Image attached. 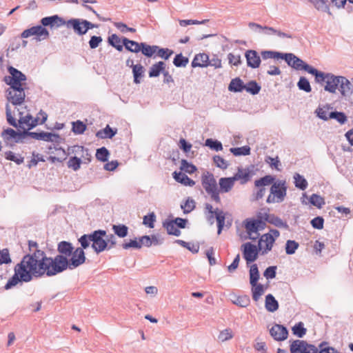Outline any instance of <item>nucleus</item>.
I'll return each mask as SVG.
<instances>
[{"label":"nucleus","instance_id":"1","mask_svg":"<svg viewBox=\"0 0 353 353\" xmlns=\"http://www.w3.org/2000/svg\"><path fill=\"white\" fill-rule=\"evenodd\" d=\"M40 253L37 250L34 253L25 255L20 263L14 267V275L8 281L5 289L8 290L19 282H30L34 278H41L46 275V264L42 262Z\"/></svg>","mask_w":353,"mask_h":353},{"label":"nucleus","instance_id":"2","mask_svg":"<svg viewBox=\"0 0 353 353\" xmlns=\"http://www.w3.org/2000/svg\"><path fill=\"white\" fill-rule=\"evenodd\" d=\"M83 248H78L71 254V258L68 260L63 255H57L54 259L48 257L42 250H38L44 267L46 276H54L66 270L68 267L70 269L77 268L85 261V252Z\"/></svg>","mask_w":353,"mask_h":353},{"label":"nucleus","instance_id":"3","mask_svg":"<svg viewBox=\"0 0 353 353\" xmlns=\"http://www.w3.org/2000/svg\"><path fill=\"white\" fill-rule=\"evenodd\" d=\"M26 88V87L10 86L6 91V118L8 123L12 126L17 125L16 111L26 107L25 105Z\"/></svg>","mask_w":353,"mask_h":353},{"label":"nucleus","instance_id":"4","mask_svg":"<svg viewBox=\"0 0 353 353\" xmlns=\"http://www.w3.org/2000/svg\"><path fill=\"white\" fill-rule=\"evenodd\" d=\"M106 232L105 230H96L90 234H83L79 239L83 248L86 249L92 242V248L98 254L104 251L108 247L105 237Z\"/></svg>","mask_w":353,"mask_h":353},{"label":"nucleus","instance_id":"5","mask_svg":"<svg viewBox=\"0 0 353 353\" xmlns=\"http://www.w3.org/2000/svg\"><path fill=\"white\" fill-rule=\"evenodd\" d=\"M201 181L203 188L206 193L210 195L212 200L217 203H220L221 198L219 196V190L213 174L208 171L203 172Z\"/></svg>","mask_w":353,"mask_h":353},{"label":"nucleus","instance_id":"6","mask_svg":"<svg viewBox=\"0 0 353 353\" xmlns=\"http://www.w3.org/2000/svg\"><path fill=\"white\" fill-rule=\"evenodd\" d=\"M17 126L24 132L28 131L39 125V117L33 118L29 113L27 106L21 110L16 111Z\"/></svg>","mask_w":353,"mask_h":353},{"label":"nucleus","instance_id":"7","mask_svg":"<svg viewBox=\"0 0 353 353\" xmlns=\"http://www.w3.org/2000/svg\"><path fill=\"white\" fill-rule=\"evenodd\" d=\"M287 185L285 181H277L272 183L267 198L268 203H281L286 196Z\"/></svg>","mask_w":353,"mask_h":353},{"label":"nucleus","instance_id":"8","mask_svg":"<svg viewBox=\"0 0 353 353\" xmlns=\"http://www.w3.org/2000/svg\"><path fill=\"white\" fill-rule=\"evenodd\" d=\"M290 353H317L318 347L304 340H293L290 341Z\"/></svg>","mask_w":353,"mask_h":353},{"label":"nucleus","instance_id":"9","mask_svg":"<svg viewBox=\"0 0 353 353\" xmlns=\"http://www.w3.org/2000/svg\"><path fill=\"white\" fill-rule=\"evenodd\" d=\"M10 76L4 77V81L10 86L26 87V76L17 69L10 67L8 68Z\"/></svg>","mask_w":353,"mask_h":353},{"label":"nucleus","instance_id":"10","mask_svg":"<svg viewBox=\"0 0 353 353\" xmlns=\"http://www.w3.org/2000/svg\"><path fill=\"white\" fill-rule=\"evenodd\" d=\"M205 210L208 215V220L212 221L214 216L216 217L218 225V234H220L225 223V214L223 212L218 208L214 210L212 205L209 203L205 205Z\"/></svg>","mask_w":353,"mask_h":353},{"label":"nucleus","instance_id":"11","mask_svg":"<svg viewBox=\"0 0 353 353\" xmlns=\"http://www.w3.org/2000/svg\"><path fill=\"white\" fill-rule=\"evenodd\" d=\"M265 223L256 219H248L245 221V228L252 239H256L258 236V232L263 230Z\"/></svg>","mask_w":353,"mask_h":353},{"label":"nucleus","instance_id":"12","mask_svg":"<svg viewBox=\"0 0 353 353\" xmlns=\"http://www.w3.org/2000/svg\"><path fill=\"white\" fill-rule=\"evenodd\" d=\"M21 36L22 38H28L34 36L37 41H41L49 37V32L42 26H36L23 31Z\"/></svg>","mask_w":353,"mask_h":353},{"label":"nucleus","instance_id":"13","mask_svg":"<svg viewBox=\"0 0 353 353\" xmlns=\"http://www.w3.org/2000/svg\"><path fill=\"white\" fill-rule=\"evenodd\" d=\"M69 152L83 164H88L91 161L92 156L89 150L83 146L74 145L69 149Z\"/></svg>","mask_w":353,"mask_h":353},{"label":"nucleus","instance_id":"14","mask_svg":"<svg viewBox=\"0 0 353 353\" xmlns=\"http://www.w3.org/2000/svg\"><path fill=\"white\" fill-rule=\"evenodd\" d=\"M241 250L243 256L247 263H250L256 260L259 254V249L255 245L251 243H245L242 245Z\"/></svg>","mask_w":353,"mask_h":353},{"label":"nucleus","instance_id":"15","mask_svg":"<svg viewBox=\"0 0 353 353\" xmlns=\"http://www.w3.org/2000/svg\"><path fill=\"white\" fill-rule=\"evenodd\" d=\"M274 243V238L272 234H264L259 241V250L262 254H267L270 252Z\"/></svg>","mask_w":353,"mask_h":353},{"label":"nucleus","instance_id":"16","mask_svg":"<svg viewBox=\"0 0 353 353\" xmlns=\"http://www.w3.org/2000/svg\"><path fill=\"white\" fill-rule=\"evenodd\" d=\"M285 61L288 63V64L296 69V70H304L305 71L307 72L308 69L306 68V66H310L308 64L305 63L303 61H302L301 59L297 57L293 54L289 53V54H285L284 59Z\"/></svg>","mask_w":353,"mask_h":353},{"label":"nucleus","instance_id":"17","mask_svg":"<svg viewBox=\"0 0 353 353\" xmlns=\"http://www.w3.org/2000/svg\"><path fill=\"white\" fill-rule=\"evenodd\" d=\"M270 334L274 340L278 341H283L288 336L287 328L279 324L274 325L270 330Z\"/></svg>","mask_w":353,"mask_h":353},{"label":"nucleus","instance_id":"18","mask_svg":"<svg viewBox=\"0 0 353 353\" xmlns=\"http://www.w3.org/2000/svg\"><path fill=\"white\" fill-rule=\"evenodd\" d=\"M68 28H72L77 34L83 35L88 31V27L83 23V20L79 19H72L67 21H65V25Z\"/></svg>","mask_w":353,"mask_h":353},{"label":"nucleus","instance_id":"19","mask_svg":"<svg viewBox=\"0 0 353 353\" xmlns=\"http://www.w3.org/2000/svg\"><path fill=\"white\" fill-rule=\"evenodd\" d=\"M245 57L247 60V64L252 68H258L261 64V58L257 52L253 50H247Z\"/></svg>","mask_w":353,"mask_h":353},{"label":"nucleus","instance_id":"20","mask_svg":"<svg viewBox=\"0 0 353 353\" xmlns=\"http://www.w3.org/2000/svg\"><path fill=\"white\" fill-rule=\"evenodd\" d=\"M41 23L43 27H53L54 26L59 27L65 25V21L58 15L44 17L41 19Z\"/></svg>","mask_w":353,"mask_h":353},{"label":"nucleus","instance_id":"21","mask_svg":"<svg viewBox=\"0 0 353 353\" xmlns=\"http://www.w3.org/2000/svg\"><path fill=\"white\" fill-rule=\"evenodd\" d=\"M341 77V76L336 77L330 74V75L327 76V81H325L326 85L325 86V90L331 93H334L340 83Z\"/></svg>","mask_w":353,"mask_h":353},{"label":"nucleus","instance_id":"22","mask_svg":"<svg viewBox=\"0 0 353 353\" xmlns=\"http://www.w3.org/2000/svg\"><path fill=\"white\" fill-rule=\"evenodd\" d=\"M250 170L248 168H239L232 177L235 181H240L241 184H245L250 179Z\"/></svg>","mask_w":353,"mask_h":353},{"label":"nucleus","instance_id":"23","mask_svg":"<svg viewBox=\"0 0 353 353\" xmlns=\"http://www.w3.org/2000/svg\"><path fill=\"white\" fill-rule=\"evenodd\" d=\"M235 181L233 177H223L219 179V184L220 189V192H230L232 188L234 187Z\"/></svg>","mask_w":353,"mask_h":353},{"label":"nucleus","instance_id":"24","mask_svg":"<svg viewBox=\"0 0 353 353\" xmlns=\"http://www.w3.org/2000/svg\"><path fill=\"white\" fill-rule=\"evenodd\" d=\"M31 137L37 140H43L45 141H54L58 136L51 132H29L28 134Z\"/></svg>","mask_w":353,"mask_h":353},{"label":"nucleus","instance_id":"25","mask_svg":"<svg viewBox=\"0 0 353 353\" xmlns=\"http://www.w3.org/2000/svg\"><path fill=\"white\" fill-rule=\"evenodd\" d=\"M173 178L174 180L185 186L192 187L195 185V181L189 178L183 172L173 173Z\"/></svg>","mask_w":353,"mask_h":353},{"label":"nucleus","instance_id":"26","mask_svg":"<svg viewBox=\"0 0 353 353\" xmlns=\"http://www.w3.org/2000/svg\"><path fill=\"white\" fill-rule=\"evenodd\" d=\"M209 57L208 55L205 53H200L195 55L194 59L192 61V66L196 67H206L208 65Z\"/></svg>","mask_w":353,"mask_h":353},{"label":"nucleus","instance_id":"27","mask_svg":"<svg viewBox=\"0 0 353 353\" xmlns=\"http://www.w3.org/2000/svg\"><path fill=\"white\" fill-rule=\"evenodd\" d=\"M265 307L270 312H274L278 310L279 303L272 294H269L265 296Z\"/></svg>","mask_w":353,"mask_h":353},{"label":"nucleus","instance_id":"28","mask_svg":"<svg viewBox=\"0 0 353 353\" xmlns=\"http://www.w3.org/2000/svg\"><path fill=\"white\" fill-rule=\"evenodd\" d=\"M122 43L125 46V49L130 52L137 53L141 51V43L130 40L127 38H123Z\"/></svg>","mask_w":353,"mask_h":353},{"label":"nucleus","instance_id":"29","mask_svg":"<svg viewBox=\"0 0 353 353\" xmlns=\"http://www.w3.org/2000/svg\"><path fill=\"white\" fill-rule=\"evenodd\" d=\"M57 250L61 254L60 255H63L67 258V256L71 255L73 251V247L70 243L61 241L58 244Z\"/></svg>","mask_w":353,"mask_h":353},{"label":"nucleus","instance_id":"30","mask_svg":"<svg viewBox=\"0 0 353 353\" xmlns=\"http://www.w3.org/2000/svg\"><path fill=\"white\" fill-rule=\"evenodd\" d=\"M339 86V90L343 96H346L352 92V84L350 81L344 77H341Z\"/></svg>","mask_w":353,"mask_h":353},{"label":"nucleus","instance_id":"31","mask_svg":"<svg viewBox=\"0 0 353 353\" xmlns=\"http://www.w3.org/2000/svg\"><path fill=\"white\" fill-rule=\"evenodd\" d=\"M116 133L117 130H113L107 125L104 129L101 130L96 133V137L99 139H112Z\"/></svg>","mask_w":353,"mask_h":353},{"label":"nucleus","instance_id":"32","mask_svg":"<svg viewBox=\"0 0 353 353\" xmlns=\"http://www.w3.org/2000/svg\"><path fill=\"white\" fill-rule=\"evenodd\" d=\"M306 67V68L308 69L307 72L315 76V79L317 82L321 83L323 81H327V76L330 75L329 73L325 74L322 72H319L312 66Z\"/></svg>","mask_w":353,"mask_h":353},{"label":"nucleus","instance_id":"33","mask_svg":"<svg viewBox=\"0 0 353 353\" xmlns=\"http://www.w3.org/2000/svg\"><path fill=\"white\" fill-rule=\"evenodd\" d=\"M165 64L163 61H159L158 63L152 65L149 71L150 77H157L161 72L165 69Z\"/></svg>","mask_w":353,"mask_h":353},{"label":"nucleus","instance_id":"34","mask_svg":"<svg viewBox=\"0 0 353 353\" xmlns=\"http://www.w3.org/2000/svg\"><path fill=\"white\" fill-rule=\"evenodd\" d=\"M332 108L327 105H323V106H319L316 108L315 112L316 114V115L318 116V117H319L320 119L324 120V121H327L328 119H330V110Z\"/></svg>","mask_w":353,"mask_h":353},{"label":"nucleus","instance_id":"35","mask_svg":"<svg viewBox=\"0 0 353 353\" xmlns=\"http://www.w3.org/2000/svg\"><path fill=\"white\" fill-rule=\"evenodd\" d=\"M265 290V287L259 283H255V285H252V299L254 301H258L261 296L264 294Z\"/></svg>","mask_w":353,"mask_h":353},{"label":"nucleus","instance_id":"36","mask_svg":"<svg viewBox=\"0 0 353 353\" xmlns=\"http://www.w3.org/2000/svg\"><path fill=\"white\" fill-rule=\"evenodd\" d=\"M141 51L146 57H151L157 52L159 47L157 46H150L145 43H141Z\"/></svg>","mask_w":353,"mask_h":353},{"label":"nucleus","instance_id":"37","mask_svg":"<svg viewBox=\"0 0 353 353\" xmlns=\"http://www.w3.org/2000/svg\"><path fill=\"white\" fill-rule=\"evenodd\" d=\"M144 68L141 64H137L133 66L132 73L134 76V82L139 83L141 79L143 77Z\"/></svg>","mask_w":353,"mask_h":353},{"label":"nucleus","instance_id":"38","mask_svg":"<svg viewBox=\"0 0 353 353\" xmlns=\"http://www.w3.org/2000/svg\"><path fill=\"white\" fill-rule=\"evenodd\" d=\"M259 279V272L256 264H253L250 269V283L251 285H255Z\"/></svg>","mask_w":353,"mask_h":353},{"label":"nucleus","instance_id":"39","mask_svg":"<svg viewBox=\"0 0 353 353\" xmlns=\"http://www.w3.org/2000/svg\"><path fill=\"white\" fill-rule=\"evenodd\" d=\"M112 230L116 235L119 237L123 238L128 235V228L123 224L114 225Z\"/></svg>","mask_w":353,"mask_h":353},{"label":"nucleus","instance_id":"40","mask_svg":"<svg viewBox=\"0 0 353 353\" xmlns=\"http://www.w3.org/2000/svg\"><path fill=\"white\" fill-rule=\"evenodd\" d=\"M292 331L294 335L302 338L305 335L307 330L302 322H299L292 327Z\"/></svg>","mask_w":353,"mask_h":353},{"label":"nucleus","instance_id":"41","mask_svg":"<svg viewBox=\"0 0 353 353\" xmlns=\"http://www.w3.org/2000/svg\"><path fill=\"white\" fill-rule=\"evenodd\" d=\"M243 81L240 79H232L229 85L228 89L230 91L241 92L244 89Z\"/></svg>","mask_w":353,"mask_h":353},{"label":"nucleus","instance_id":"42","mask_svg":"<svg viewBox=\"0 0 353 353\" xmlns=\"http://www.w3.org/2000/svg\"><path fill=\"white\" fill-rule=\"evenodd\" d=\"M108 43L114 47L117 50L122 51L123 45L121 44V39L115 34H112L108 38Z\"/></svg>","mask_w":353,"mask_h":353},{"label":"nucleus","instance_id":"43","mask_svg":"<svg viewBox=\"0 0 353 353\" xmlns=\"http://www.w3.org/2000/svg\"><path fill=\"white\" fill-rule=\"evenodd\" d=\"M164 227L166 228V230L169 234H172L176 236L181 234L180 230L176 227V224L174 223L173 221L164 223Z\"/></svg>","mask_w":353,"mask_h":353},{"label":"nucleus","instance_id":"44","mask_svg":"<svg viewBox=\"0 0 353 353\" xmlns=\"http://www.w3.org/2000/svg\"><path fill=\"white\" fill-rule=\"evenodd\" d=\"M317 347V353H341L334 347L328 346V343L325 341L321 343Z\"/></svg>","mask_w":353,"mask_h":353},{"label":"nucleus","instance_id":"45","mask_svg":"<svg viewBox=\"0 0 353 353\" xmlns=\"http://www.w3.org/2000/svg\"><path fill=\"white\" fill-rule=\"evenodd\" d=\"M233 303L242 307H245L249 305L250 300L248 296H239L234 298L232 301Z\"/></svg>","mask_w":353,"mask_h":353},{"label":"nucleus","instance_id":"46","mask_svg":"<svg viewBox=\"0 0 353 353\" xmlns=\"http://www.w3.org/2000/svg\"><path fill=\"white\" fill-rule=\"evenodd\" d=\"M87 128V126L81 121L72 122V132L76 134H83Z\"/></svg>","mask_w":353,"mask_h":353},{"label":"nucleus","instance_id":"47","mask_svg":"<svg viewBox=\"0 0 353 353\" xmlns=\"http://www.w3.org/2000/svg\"><path fill=\"white\" fill-rule=\"evenodd\" d=\"M268 222L278 228H288L287 223L283 221L279 217L276 216L274 214H270Z\"/></svg>","mask_w":353,"mask_h":353},{"label":"nucleus","instance_id":"48","mask_svg":"<svg viewBox=\"0 0 353 353\" xmlns=\"http://www.w3.org/2000/svg\"><path fill=\"white\" fill-rule=\"evenodd\" d=\"M261 56L263 59H284L285 54L278 52H273V51H263L261 52Z\"/></svg>","mask_w":353,"mask_h":353},{"label":"nucleus","instance_id":"49","mask_svg":"<svg viewBox=\"0 0 353 353\" xmlns=\"http://www.w3.org/2000/svg\"><path fill=\"white\" fill-rule=\"evenodd\" d=\"M180 169L188 174H192L196 171V168L193 164L188 163L186 160L182 159L181 161Z\"/></svg>","mask_w":353,"mask_h":353},{"label":"nucleus","instance_id":"50","mask_svg":"<svg viewBox=\"0 0 353 353\" xmlns=\"http://www.w3.org/2000/svg\"><path fill=\"white\" fill-rule=\"evenodd\" d=\"M181 207L184 213H190L195 208V201L191 198H188L185 203L181 204Z\"/></svg>","mask_w":353,"mask_h":353},{"label":"nucleus","instance_id":"51","mask_svg":"<svg viewBox=\"0 0 353 353\" xmlns=\"http://www.w3.org/2000/svg\"><path fill=\"white\" fill-rule=\"evenodd\" d=\"M233 336L234 334L232 330L230 328H226L220 332L218 336V339L221 342H224L232 339Z\"/></svg>","mask_w":353,"mask_h":353},{"label":"nucleus","instance_id":"52","mask_svg":"<svg viewBox=\"0 0 353 353\" xmlns=\"http://www.w3.org/2000/svg\"><path fill=\"white\" fill-rule=\"evenodd\" d=\"M244 89H245L247 92L252 94H256L259 92L261 87L258 85V83L256 81H252L245 85Z\"/></svg>","mask_w":353,"mask_h":353},{"label":"nucleus","instance_id":"53","mask_svg":"<svg viewBox=\"0 0 353 353\" xmlns=\"http://www.w3.org/2000/svg\"><path fill=\"white\" fill-rule=\"evenodd\" d=\"M109 151L105 148L102 147L97 150L96 158L102 162L108 161L109 157Z\"/></svg>","mask_w":353,"mask_h":353},{"label":"nucleus","instance_id":"54","mask_svg":"<svg viewBox=\"0 0 353 353\" xmlns=\"http://www.w3.org/2000/svg\"><path fill=\"white\" fill-rule=\"evenodd\" d=\"M230 152L235 156L249 155L250 153V148L249 146H243L240 148H232Z\"/></svg>","mask_w":353,"mask_h":353},{"label":"nucleus","instance_id":"55","mask_svg":"<svg viewBox=\"0 0 353 353\" xmlns=\"http://www.w3.org/2000/svg\"><path fill=\"white\" fill-rule=\"evenodd\" d=\"M274 180V179L272 176L268 175L259 180H256L254 184L256 187H264L265 185L272 184Z\"/></svg>","mask_w":353,"mask_h":353},{"label":"nucleus","instance_id":"56","mask_svg":"<svg viewBox=\"0 0 353 353\" xmlns=\"http://www.w3.org/2000/svg\"><path fill=\"white\" fill-rule=\"evenodd\" d=\"M12 262L8 249L5 248L0 250V265L8 264Z\"/></svg>","mask_w":353,"mask_h":353},{"label":"nucleus","instance_id":"57","mask_svg":"<svg viewBox=\"0 0 353 353\" xmlns=\"http://www.w3.org/2000/svg\"><path fill=\"white\" fill-rule=\"evenodd\" d=\"M188 59L182 55V54H176L174 59L173 63L176 67H185L188 63Z\"/></svg>","mask_w":353,"mask_h":353},{"label":"nucleus","instance_id":"58","mask_svg":"<svg viewBox=\"0 0 353 353\" xmlns=\"http://www.w3.org/2000/svg\"><path fill=\"white\" fill-rule=\"evenodd\" d=\"M270 210L268 208H262L256 214L257 220L261 221L265 223L268 221L269 216L271 214L269 213Z\"/></svg>","mask_w":353,"mask_h":353},{"label":"nucleus","instance_id":"59","mask_svg":"<svg viewBox=\"0 0 353 353\" xmlns=\"http://www.w3.org/2000/svg\"><path fill=\"white\" fill-rule=\"evenodd\" d=\"M294 180L295 186L296 188H299L302 190L306 189L307 186V182L302 176H301L299 174H296L294 175Z\"/></svg>","mask_w":353,"mask_h":353},{"label":"nucleus","instance_id":"60","mask_svg":"<svg viewBox=\"0 0 353 353\" xmlns=\"http://www.w3.org/2000/svg\"><path fill=\"white\" fill-rule=\"evenodd\" d=\"M299 243L295 241L288 240L285 244V252L288 254H293L299 248Z\"/></svg>","mask_w":353,"mask_h":353},{"label":"nucleus","instance_id":"61","mask_svg":"<svg viewBox=\"0 0 353 353\" xmlns=\"http://www.w3.org/2000/svg\"><path fill=\"white\" fill-rule=\"evenodd\" d=\"M330 117L336 119L341 124H344L347 121L346 115L341 112H331Z\"/></svg>","mask_w":353,"mask_h":353},{"label":"nucleus","instance_id":"62","mask_svg":"<svg viewBox=\"0 0 353 353\" xmlns=\"http://www.w3.org/2000/svg\"><path fill=\"white\" fill-rule=\"evenodd\" d=\"M310 202L318 208H321L324 204L325 201L323 197L316 194H313L310 199Z\"/></svg>","mask_w":353,"mask_h":353},{"label":"nucleus","instance_id":"63","mask_svg":"<svg viewBox=\"0 0 353 353\" xmlns=\"http://www.w3.org/2000/svg\"><path fill=\"white\" fill-rule=\"evenodd\" d=\"M5 157L6 159L14 161L17 164H21L23 161V158L21 155L16 154L11 151L6 152Z\"/></svg>","mask_w":353,"mask_h":353},{"label":"nucleus","instance_id":"64","mask_svg":"<svg viewBox=\"0 0 353 353\" xmlns=\"http://www.w3.org/2000/svg\"><path fill=\"white\" fill-rule=\"evenodd\" d=\"M2 137L5 141H10L17 138V133L13 129L8 128L3 130Z\"/></svg>","mask_w":353,"mask_h":353}]
</instances>
